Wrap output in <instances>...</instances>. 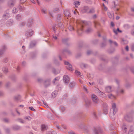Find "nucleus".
Listing matches in <instances>:
<instances>
[{
    "label": "nucleus",
    "mask_w": 134,
    "mask_h": 134,
    "mask_svg": "<svg viewBox=\"0 0 134 134\" xmlns=\"http://www.w3.org/2000/svg\"><path fill=\"white\" fill-rule=\"evenodd\" d=\"M13 23V20L12 19H10L7 21L6 24L7 26H9L12 25Z\"/></svg>",
    "instance_id": "obj_17"
},
{
    "label": "nucleus",
    "mask_w": 134,
    "mask_h": 134,
    "mask_svg": "<svg viewBox=\"0 0 134 134\" xmlns=\"http://www.w3.org/2000/svg\"><path fill=\"white\" fill-rule=\"evenodd\" d=\"M92 53V52L91 50H88L87 51V55H89Z\"/></svg>",
    "instance_id": "obj_52"
},
{
    "label": "nucleus",
    "mask_w": 134,
    "mask_h": 134,
    "mask_svg": "<svg viewBox=\"0 0 134 134\" xmlns=\"http://www.w3.org/2000/svg\"><path fill=\"white\" fill-rule=\"evenodd\" d=\"M90 62L92 64H94L96 62V59L95 58H91L90 60Z\"/></svg>",
    "instance_id": "obj_37"
},
{
    "label": "nucleus",
    "mask_w": 134,
    "mask_h": 134,
    "mask_svg": "<svg viewBox=\"0 0 134 134\" xmlns=\"http://www.w3.org/2000/svg\"><path fill=\"white\" fill-rule=\"evenodd\" d=\"M15 0H9L8 2V5L10 7H13L15 4Z\"/></svg>",
    "instance_id": "obj_7"
},
{
    "label": "nucleus",
    "mask_w": 134,
    "mask_h": 134,
    "mask_svg": "<svg viewBox=\"0 0 134 134\" xmlns=\"http://www.w3.org/2000/svg\"><path fill=\"white\" fill-rule=\"evenodd\" d=\"M107 105L106 104H105L103 106V111L104 113L106 114L108 113V108Z\"/></svg>",
    "instance_id": "obj_18"
},
{
    "label": "nucleus",
    "mask_w": 134,
    "mask_h": 134,
    "mask_svg": "<svg viewBox=\"0 0 134 134\" xmlns=\"http://www.w3.org/2000/svg\"><path fill=\"white\" fill-rule=\"evenodd\" d=\"M63 80L66 85H67L69 82L70 79L69 76L65 75L63 77Z\"/></svg>",
    "instance_id": "obj_5"
},
{
    "label": "nucleus",
    "mask_w": 134,
    "mask_h": 134,
    "mask_svg": "<svg viewBox=\"0 0 134 134\" xmlns=\"http://www.w3.org/2000/svg\"><path fill=\"white\" fill-rule=\"evenodd\" d=\"M109 41L110 46L112 45V44H114L116 46H118V43L115 41H113L110 40H109Z\"/></svg>",
    "instance_id": "obj_23"
},
{
    "label": "nucleus",
    "mask_w": 134,
    "mask_h": 134,
    "mask_svg": "<svg viewBox=\"0 0 134 134\" xmlns=\"http://www.w3.org/2000/svg\"><path fill=\"white\" fill-rule=\"evenodd\" d=\"M105 91L108 93L110 92L111 91V87L110 86H109L106 87Z\"/></svg>",
    "instance_id": "obj_28"
},
{
    "label": "nucleus",
    "mask_w": 134,
    "mask_h": 134,
    "mask_svg": "<svg viewBox=\"0 0 134 134\" xmlns=\"http://www.w3.org/2000/svg\"><path fill=\"white\" fill-rule=\"evenodd\" d=\"M33 20L32 19H30L27 20L26 23V26L28 27H29L32 26V24Z\"/></svg>",
    "instance_id": "obj_10"
},
{
    "label": "nucleus",
    "mask_w": 134,
    "mask_h": 134,
    "mask_svg": "<svg viewBox=\"0 0 134 134\" xmlns=\"http://www.w3.org/2000/svg\"><path fill=\"white\" fill-rule=\"evenodd\" d=\"M94 10L93 8H92L90 9L89 12L88 13H94Z\"/></svg>",
    "instance_id": "obj_54"
},
{
    "label": "nucleus",
    "mask_w": 134,
    "mask_h": 134,
    "mask_svg": "<svg viewBox=\"0 0 134 134\" xmlns=\"http://www.w3.org/2000/svg\"><path fill=\"white\" fill-rule=\"evenodd\" d=\"M3 121L4 122L6 123H8L9 122V120L7 118H4L3 119Z\"/></svg>",
    "instance_id": "obj_59"
},
{
    "label": "nucleus",
    "mask_w": 134,
    "mask_h": 134,
    "mask_svg": "<svg viewBox=\"0 0 134 134\" xmlns=\"http://www.w3.org/2000/svg\"><path fill=\"white\" fill-rule=\"evenodd\" d=\"M69 50L67 48H65L63 50L62 53L64 54V52H66L67 53V51H68Z\"/></svg>",
    "instance_id": "obj_64"
},
{
    "label": "nucleus",
    "mask_w": 134,
    "mask_h": 134,
    "mask_svg": "<svg viewBox=\"0 0 134 134\" xmlns=\"http://www.w3.org/2000/svg\"><path fill=\"white\" fill-rule=\"evenodd\" d=\"M89 9V8L88 7L85 6H84L82 9L81 10V12L83 13H88V11Z\"/></svg>",
    "instance_id": "obj_12"
},
{
    "label": "nucleus",
    "mask_w": 134,
    "mask_h": 134,
    "mask_svg": "<svg viewBox=\"0 0 134 134\" xmlns=\"http://www.w3.org/2000/svg\"><path fill=\"white\" fill-rule=\"evenodd\" d=\"M76 84V83L74 82H70L69 84V86L70 88H73Z\"/></svg>",
    "instance_id": "obj_19"
},
{
    "label": "nucleus",
    "mask_w": 134,
    "mask_h": 134,
    "mask_svg": "<svg viewBox=\"0 0 134 134\" xmlns=\"http://www.w3.org/2000/svg\"><path fill=\"white\" fill-rule=\"evenodd\" d=\"M134 131V128L133 126H131L129 131L128 134H133Z\"/></svg>",
    "instance_id": "obj_20"
},
{
    "label": "nucleus",
    "mask_w": 134,
    "mask_h": 134,
    "mask_svg": "<svg viewBox=\"0 0 134 134\" xmlns=\"http://www.w3.org/2000/svg\"><path fill=\"white\" fill-rule=\"evenodd\" d=\"M52 72L55 74H57L59 73V72L57 71L56 69L53 67L52 68Z\"/></svg>",
    "instance_id": "obj_35"
},
{
    "label": "nucleus",
    "mask_w": 134,
    "mask_h": 134,
    "mask_svg": "<svg viewBox=\"0 0 134 134\" xmlns=\"http://www.w3.org/2000/svg\"><path fill=\"white\" fill-rule=\"evenodd\" d=\"M26 0H20V4H23L26 1Z\"/></svg>",
    "instance_id": "obj_61"
},
{
    "label": "nucleus",
    "mask_w": 134,
    "mask_h": 134,
    "mask_svg": "<svg viewBox=\"0 0 134 134\" xmlns=\"http://www.w3.org/2000/svg\"><path fill=\"white\" fill-rule=\"evenodd\" d=\"M35 45V42H31L30 44L29 47L30 48H31L33 47Z\"/></svg>",
    "instance_id": "obj_39"
},
{
    "label": "nucleus",
    "mask_w": 134,
    "mask_h": 134,
    "mask_svg": "<svg viewBox=\"0 0 134 134\" xmlns=\"http://www.w3.org/2000/svg\"><path fill=\"white\" fill-rule=\"evenodd\" d=\"M8 58H5L3 60V62L4 63H6L8 62Z\"/></svg>",
    "instance_id": "obj_57"
},
{
    "label": "nucleus",
    "mask_w": 134,
    "mask_h": 134,
    "mask_svg": "<svg viewBox=\"0 0 134 134\" xmlns=\"http://www.w3.org/2000/svg\"><path fill=\"white\" fill-rule=\"evenodd\" d=\"M4 130L7 133H9L10 132V129L8 128H5Z\"/></svg>",
    "instance_id": "obj_47"
},
{
    "label": "nucleus",
    "mask_w": 134,
    "mask_h": 134,
    "mask_svg": "<svg viewBox=\"0 0 134 134\" xmlns=\"http://www.w3.org/2000/svg\"><path fill=\"white\" fill-rule=\"evenodd\" d=\"M100 59L106 63H107L108 61V60L107 58V57L104 55H101L99 57Z\"/></svg>",
    "instance_id": "obj_6"
},
{
    "label": "nucleus",
    "mask_w": 134,
    "mask_h": 134,
    "mask_svg": "<svg viewBox=\"0 0 134 134\" xmlns=\"http://www.w3.org/2000/svg\"><path fill=\"white\" fill-rule=\"evenodd\" d=\"M58 25L60 29H62L63 27V25L61 22H59L58 24Z\"/></svg>",
    "instance_id": "obj_41"
},
{
    "label": "nucleus",
    "mask_w": 134,
    "mask_h": 134,
    "mask_svg": "<svg viewBox=\"0 0 134 134\" xmlns=\"http://www.w3.org/2000/svg\"><path fill=\"white\" fill-rule=\"evenodd\" d=\"M2 70L3 72L5 74H7V73L8 72V68L7 67H4L2 68Z\"/></svg>",
    "instance_id": "obj_30"
},
{
    "label": "nucleus",
    "mask_w": 134,
    "mask_h": 134,
    "mask_svg": "<svg viewBox=\"0 0 134 134\" xmlns=\"http://www.w3.org/2000/svg\"><path fill=\"white\" fill-rule=\"evenodd\" d=\"M5 48V46H4L3 47L2 49H0V57H1V55L3 54V52L4 51Z\"/></svg>",
    "instance_id": "obj_27"
},
{
    "label": "nucleus",
    "mask_w": 134,
    "mask_h": 134,
    "mask_svg": "<svg viewBox=\"0 0 134 134\" xmlns=\"http://www.w3.org/2000/svg\"><path fill=\"white\" fill-rule=\"evenodd\" d=\"M47 117L51 119H53L52 114L49 112H48L47 113Z\"/></svg>",
    "instance_id": "obj_31"
},
{
    "label": "nucleus",
    "mask_w": 134,
    "mask_h": 134,
    "mask_svg": "<svg viewBox=\"0 0 134 134\" xmlns=\"http://www.w3.org/2000/svg\"><path fill=\"white\" fill-rule=\"evenodd\" d=\"M118 111V109L116 108V105L115 103L112 104V108H111L110 112V116L114 120V115Z\"/></svg>",
    "instance_id": "obj_1"
},
{
    "label": "nucleus",
    "mask_w": 134,
    "mask_h": 134,
    "mask_svg": "<svg viewBox=\"0 0 134 134\" xmlns=\"http://www.w3.org/2000/svg\"><path fill=\"white\" fill-rule=\"evenodd\" d=\"M51 79H47L44 80V84L46 87H47L50 84Z\"/></svg>",
    "instance_id": "obj_15"
},
{
    "label": "nucleus",
    "mask_w": 134,
    "mask_h": 134,
    "mask_svg": "<svg viewBox=\"0 0 134 134\" xmlns=\"http://www.w3.org/2000/svg\"><path fill=\"white\" fill-rule=\"evenodd\" d=\"M102 131L100 127H94L93 130L94 134H99L102 133Z\"/></svg>",
    "instance_id": "obj_3"
},
{
    "label": "nucleus",
    "mask_w": 134,
    "mask_h": 134,
    "mask_svg": "<svg viewBox=\"0 0 134 134\" xmlns=\"http://www.w3.org/2000/svg\"><path fill=\"white\" fill-rule=\"evenodd\" d=\"M107 45L106 42H104L101 43L100 46L101 48H103L105 47Z\"/></svg>",
    "instance_id": "obj_38"
},
{
    "label": "nucleus",
    "mask_w": 134,
    "mask_h": 134,
    "mask_svg": "<svg viewBox=\"0 0 134 134\" xmlns=\"http://www.w3.org/2000/svg\"><path fill=\"white\" fill-rule=\"evenodd\" d=\"M11 83L9 82H7L6 83L5 86L7 88H9L10 86Z\"/></svg>",
    "instance_id": "obj_45"
},
{
    "label": "nucleus",
    "mask_w": 134,
    "mask_h": 134,
    "mask_svg": "<svg viewBox=\"0 0 134 134\" xmlns=\"http://www.w3.org/2000/svg\"><path fill=\"white\" fill-rule=\"evenodd\" d=\"M21 15L20 14H18L16 16V19L18 20H19L21 18Z\"/></svg>",
    "instance_id": "obj_55"
},
{
    "label": "nucleus",
    "mask_w": 134,
    "mask_h": 134,
    "mask_svg": "<svg viewBox=\"0 0 134 134\" xmlns=\"http://www.w3.org/2000/svg\"><path fill=\"white\" fill-rule=\"evenodd\" d=\"M59 11V9L58 8H55L53 10V12H58Z\"/></svg>",
    "instance_id": "obj_63"
},
{
    "label": "nucleus",
    "mask_w": 134,
    "mask_h": 134,
    "mask_svg": "<svg viewBox=\"0 0 134 134\" xmlns=\"http://www.w3.org/2000/svg\"><path fill=\"white\" fill-rule=\"evenodd\" d=\"M58 92L57 91H54L52 92L51 94V97L54 98L56 97L57 95Z\"/></svg>",
    "instance_id": "obj_21"
},
{
    "label": "nucleus",
    "mask_w": 134,
    "mask_h": 134,
    "mask_svg": "<svg viewBox=\"0 0 134 134\" xmlns=\"http://www.w3.org/2000/svg\"><path fill=\"white\" fill-rule=\"evenodd\" d=\"M92 100L95 103H97L98 102V99L97 96L94 94H92L91 96Z\"/></svg>",
    "instance_id": "obj_8"
},
{
    "label": "nucleus",
    "mask_w": 134,
    "mask_h": 134,
    "mask_svg": "<svg viewBox=\"0 0 134 134\" xmlns=\"http://www.w3.org/2000/svg\"><path fill=\"white\" fill-rule=\"evenodd\" d=\"M54 63L56 65H58L59 64V62L56 59H54Z\"/></svg>",
    "instance_id": "obj_49"
},
{
    "label": "nucleus",
    "mask_w": 134,
    "mask_h": 134,
    "mask_svg": "<svg viewBox=\"0 0 134 134\" xmlns=\"http://www.w3.org/2000/svg\"><path fill=\"white\" fill-rule=\"evenodd\" d=\"M22 5L23 4H20L18 6V8L20 11H23L25 10L24 6Z\"/></svg>",
    "instance_id": "obj_26"
},
{
    "label": "nucleus",
    "mask_w": 134,
    "mask_h": 134,
    "mask_svg": "<svg viewBox=\"0 0 134 134\" xmlns=\"http://www.w3.org/2000/svg\"><path fill=\"white\" fill-rule=\"evenodd\" d=\"M36 52H33L31 53V57L32 58H35L37 55Z\"/></svg>",
    "instance_id": "obj_33"
},
{
    "label": "nucleus",
    "mask_w": 134,
    "mask_h": 134,
    "mask_svg": "<svg viewBox=\"0 0 134 134\" xmlns=\"http://www.w3.org/2000/svg\"><path fill=\"white\" fill-rule=\"evenodd\" d=\"M117 93L119 94L121 93V94H123L124 92V90L122 89H118L117 91Z\"/></svg>",
    "instance_id": "obj_29"
},
{
    "label": "nucleus",
    "mask_w": 134,
    "mask_h": 134,
    "mask_svg": "<svg viewBox=\"0 0 134 134\" xmlns=\"http://www.w3.org/2000/svg\"><path fill=\"white\" fill-rule=\"evenodd\" d=\"M115 51V48H113L112 50H107V52L110 53L111 54L113 53Z\"/></svg>",
    "instance_id": "obj_40"
},
{
    "label": "nucleus",
    "mask_w": 134,
    "mask_h": 134,
    "mask_svg": "<svg viewBox=\"0 0 134 134\" xmlns=\"http://www.w3.org/2000/svg\"><path fill=\"white\" fill-rule=\"evenodd\" d=\"M109 129L110 130H113L115 129L114 126L113 124H111L109 127Z\"/></svg>",
    "instance_id": "obj_36"
},
{
    "label": "nucleus",
    "mask_w": 134,
    "mask_h": 134,
    "mask_svg": "<svg viewBox=\"0 0 134 134\" xmlns=\"http://www.w3.org/2000/svg\"><path fill=\"white\" fill-rule=\"evenodd\" d=\"M98 91L100 93V95L101 96V95H102L101 96H103V97H105V94L103 93L102 92H101L99 89H98Z\"/></svg>",
    "instance_id": "obj_48"
},
{
    "label": "nucleus",
    "mask_w": 134,
    "mask_h": 134,
    "mask_svg": "<svg viewBox=\"0 0 134 134\" xmlns=\"http://www.w3.org/2000/svg\"><path fill=\"white\" fill-rule=\"evenodd\" d=\"M10 78L13 81H15L16 79V78L14 75H12L10 76Z\"/></svg>",
    "instance_id": "obj_44"
},
{
    "label": "nucleus",
    "mask_w": 134,
    "mask_h": 134,
    "mask_svg": "<svg viewBox=\"0 0 134 134\" xmlns=\"http://www.w3.org/2000/svg\"><path fill=\"white\" fill-rule=\"evenodd\" d=\"M111 62L113 66L114 67L116 66L118 63V58L117 57H115L111 59Z\"/></svg>",
    "instance_id": "obj_2"
},
{
    "label": "nucleus",
    "mask_w": 134,
    "mask_h": 134,
    "mask_svg": "<svg viewBox=\"0 0 134 134\" xmlns=\"http://www.w3.org/2000/svg\"><path fill=\"white\" fill-rule=\"evenodd\" d=\"M103 66L102 64H100L98 67V69L100 70H102L103 69Z\"/></svg>",
    "instance_id": "obj_46"
},
{
    "label": "nucleus",
    "mask_w": 134,
    "mask_h": 134,
    "mask_svg": "<svg viewBox=\"0 0 134 134\" xmlns=\"http://www.w3.org/2000/svg\"><path fill=\"white\" fill-rule=\"evenodd\" d=\"M65 15L67 17H69L70 16V14L67 11L65 12Z\"/></svg>",
    "instance_id": "obj_53"
},
{
    "label": "nucleus",
    "mask_w": 134,
    "mask_h": 134,
    "mask_svg": "<svg viewBox=\"0 0 134 134\" xmlns=\"http://www.w3.org/2000/svg\"><path fill=\"white\" fill-rule=\"evenodd\" d=\"M14 99L15 101H18L20 100L21 97L19 95H18L15 96L14 97Z\"/></svg>",
    "instance_id": "obj_24"
},
{
    "label": "nucleus",
    "mask_w": 134,
    "mask_h": 134,
    "mask_svg": "<svg viewBox=\"0 0 134 134\" xmlns=\"http://www.w3.org/2000/svg\"><path fill=\"white\" fill-rule=\"evenodd\" d=\"M93 31L91 27H88L85 31V32L87 34H89L91 33Z\"/></svg>",
    "instance_id": "obj_22"
},
{
    "label": "nucleus",
    "mask_w": 134,
    "mask_h": 134,
    "mask_svg": "<svg viewBox=\"0 0 134 134\" xmlns=\"http://www.w3.org/2000/svg\"><path fill=\"white\" fill-rule=\"evenodd\" d=\"M9 14L8 11L7 10L6 11V12L4 13L3 16V19L4 20H5L8 19L9 16Z\"/></svg>",
    "instance_id": "obj_11"
},
{
    "label": "nucleus",
    "mask_w": 134,
    "mask_h": 134,
    "mask_svg": "<svg viewBox=\"0 0 134 134\" xmlns=\"http://www.w3.org/2000/svg\"><path fill=\"white\" fill-rule=\"evenodd\" d=\"M93 116L94 118L95 119H97V116L95 112H93Z\"/></svg>",
    "instance_id": "obj_58"
},
{
    "label": "nucleus",
    "mask_w": 134,
    "mask_h": 134,
    "mask_svg": "<svg viewBox=\"0 0 134 134\" xmlns=\"http://www.w3.org/2000/svg\"><path fill=\"white\" fill-rule=\"evenodd\" d=\"M69 38H66L63 39L62 40V42L65 44H66L68 46H69L70 45V44L67 43L69 41Z\"/></svg>",
    "instance_id": "obj_14"
},
{
    "label": "nucleus",
    "mask_w": 134,
    "mask_h": 134,
    "mask_svg": "<svg viewBox=\"0 0 134 134\" xmlns=\"http://www.w3.org/2000/svg\"><path fill=\"white\" fill-rule=\"evenodd\" d=\"M125 119L129 122H131L132 121V117L129 115H127L125 117Z\"/></svg>",
    "instance_id": "obj_13"
},
{
    "label": "nucleus",
    "mask_w": 134,
    "mask_h": 134,
    "mask_svg": "<svg viewBox=\"0 0 134 134\" xmlns=\"http://www.w3.org/2000/svg\"><path fill=\"white\" fill-rule=\"evenodd\" d=\"M12 128L14 130H18L20 129L21 127L18 125H14L12 127Z\"/></svg>",
    "instance_id": "obj_16"
},
{
    "label": "nucleus",
    "mask_w": 134,
    "mask_h": 134,
    "mask_svg": "<svg viewBox=\"0 0 134 134\" xmlns=\"http://www.w3.org/2000/svg\"><path fill=\"white\" fill-rule=\"evenodd\" d=\"M61 18L60 15L58 14L57 16V21H58L60 20Z\"/></svg>",
    "instance_id": "obj_50"
},
{
    "label": "nucleus",
    "mask_w": 134,
    "mask_h": 134,
    "mask_svg": "<svg viewBox=\"0 0 134 134\" xmlns=\"http://www.w3.org/2000/svg\"><path fill=\"white\" fill-rule=\"evenodd\" d=\"M123 27L125 29H128L130 28V26L128 24H125L123 25Z\"/></svg>",
    "instance_id": "obj_34"
},
{
    "label": "nucleus",
    "mask_w": 134,
    "mask_h": 134,
    "mask_svg": "<svg viewBox=\"0 0 134 134\" xmlns=\"http://www.w3.org/2000/svg\"><path fill=\"white\" fill-rule=\"evenodd\" d=\"M98 82L100 85H102L103 83V82L102 80L101 79H100L98 81Z\"/></svg>",
    "instance_id": "obj_60"
},
{
    "label": "nucleus",
    "mask_w": 134,
    "mask_h": 134,
    "mask_svg": "<svg viewBox=\"0 0 134 134\" xmlns=\"http://www.w3.org/2000/svg\"><path fill=\"white\" fill-rule=\"evenodd\" d=\"M80 2L78 1H76L74 2L73 4L75 5H79L80 4Z\"/></svg>",
    "instance_id": "obj_42"
},
{
    "label": "nucleus",
    "mask_w": 134,
    "mask_h": 134,
    "mask_svg": "<svg viewBox=\"0 0 134 134\" xmlns=\"http://www.w3.org/2000/svg\"><path fill=\"white\" fill-rule=\"evenodd\" d=\"M47 127L44 125H42L41 126V130L42 131H44L47 129Z\"/></svg>",
    "instance_id": "obj_32"
},
{
    "label": "nucleus",
    "mask_w": 134,
    "mask_h": 134,
    "mask_svg": "<svg viewBox=\"0 0 134 134\" xmlns=\"http://www.w3.org/2000/svg\"><path fill=\"white\" fill-rule=\"evenodd\" d=\"M60 109L63 112H64L65 110V108L62 105L60 106Z\"/></svg>",
    "instance_id": "obj_43"
},
{
    "label": "nucleus",
    "mask_w": 134,
    "mask_h": 134,
    "mask_svg": "<svg viewBox=\"0 0 134 134\" xmlns=\"http://www.w3.org/2000/svg\"><path fill=\"white\" fill-rule=\"evenodd\" d=\"M33 32L31 30V29H29L25 32V35L26 36L29 37L32 35L33 34Z\"/></svg>",
    "instance_id": "obj_4"
},
{
    "label": "nucleus",
    "mask_w": 134,
    "mask_h": 134,
    "mask_svg": "<svg viewBox=\"0 0 134 134\" xmlns=\"http://www.w3.org/2000/svg\"><path fill=\"white\" fill-rule=\"evenodd\" d=\"M64 63L65 65L68 66L66 67L67 69H68L70 70H72L71 69L72 66L69 62L66 61H64Z\"/></svg>",
    "instance_id": "obj_9"
},
{
    "label": "nucleus",
    "mask_w": 134,
    "mask_h": 134,
    "mask_svg": "<svg viewBox=\"0 0 134 134\" xmlns=\"http://www.w3.org/2000/svg\"><path fill=\"white\" fill-rule=\"evenodd\" d=\"M82 43L79 44L78 46L77 49L78 50H80V49L82 47Z\"/></svg>",
    "instance_id": "obj_62"
},
{
    "label": "nucleus",
    "mask_w": 134,
    "mask_h": 134,
    "mask_svg": "<svg viewBox=\"0 0 134 134\" xmlns=\"http://www.w3.org/2000/svg\"><path fill=\"white\" fill-rule=\"evenodd\" d=\"M18 11V9L15 7H14L13 10V12L14 13H16Z\"/></svg>",
    "instance_id": "obj_51"
},
{
    "label": "nucleus",
    "mask_w": 134,
    "mask_h": 134,
    "mask_svg": "<svg viewBox=\"0 0 134 134\" xmlns=\"http://www.w3.org/2000/svg\"><path fill=\"white\" fill-rule=\"evenodd\" d=\"M131 84L129 82H127L125 84V86L127 88H129L131 86Z\"/></svg>",
    "instance_id": "obj_56"
},
{
    "label": "nucleus",
    "mask_w": 134,
    "mask_h": 134,
    "mask_svg": "<svg viewBox=\"0 0 134 134\" xmlns=\"http://www.w3.org/2000/svg\"><path fill=\"white\" fill-rule=\"evenodd\" d=\"M80 67L82 68H86L88 66V65L87 64L83 63H81L80 64Z\"/></svg>",
    "instance_id": "obj_25"
}]
</instances>
